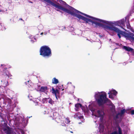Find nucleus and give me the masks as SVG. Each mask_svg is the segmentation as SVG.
Listing matches in <instances>:
<instances>
[{"label": "nucleus", "mask_w": 134, "mask_h": 134, "mask_svg": "<svg viewBox=\"0 0 134 134\" xmlns=\"http://www.w3.org/2000/svg\"><path fill=\"white\" fill-rule=\"evenodd\" d=\"M48 32L49 33V30H48V32H44V35H46L47 34Z\"/></svg>", "instance_id": "37"}, {"label": "nucleus", "mask_w": 134, "mask_h": 134, "mask_svg": "<svg viewBox=\"0 0 134 134\" xmlns=\"http://www.w3.org/2000/svg\"><path fill=\"white\" fill-rule=\"evenodd\" d=\"M92 112V115H94L96 117H103L104 115L103 109V108H100L99 107L92 108L90 109Z\"/></svg>", "instance_id": "6"}, {"label": "nucleus", "mask_w": 134, "mask_h": 134, "mask_svg": "<svg viewBox=\"0 0 134 134\" xmlns=\"http://www.w3.org/2000/svg\"><path fill=\"white\" fill-rule=\"evenodd\" d=\"M114 31L118 33V35L119 38L121 37V35H124L127 39L131 42L134 41V34L131 32L128 33L122 31L116 27H115Z\"/></svg>", "instance_id": "4"}, {"label": "nucleus", "mask_w": 134, "mask_h": 134, "mask_svg": "<svg viewBox=\"0 0 134 134\" xmlns=\"http://www.w3.org/2000/svg\"><path fill=\"white\" fill-rule=\"evenodd\" d=\"M45 112H46V113H45V114H46V113H48L47 112H46V111H45Z\"/></svg>", "instance_id": "48"}, {"label": "nucleus", "mask_w": 134, "mask_h": 134, "mask_svg": "<svg viewBox=\"0 0 134 134\" xmlns=\"http://www.w3.org/2000/svg\"><path fill=\"white\" fill-rule=\"evenodd\" d=\"M125 111V109H124L122 110H120V112L118 113V114H120V116H121L124 114Z\"/></svg>", "instance_id": "19"}, {"label": "nucleus", "mask_w": 134, "mask_h": 134, "mask_svg": "<svg viewBox=\"0 0 134 134\" xmlns=\"http://www.w3.org/2000/svg\"><path fill=\"white\" fill-rule=\"evenodd\" d=\"M7 68L4 66V69L2 71V72L3 73V75L5 76H7L8 78L12 76V75L7 70Z\"/></svg>", "instance_id": "12"}, {"label": "nucleus", "mask_w": 134, "mask_h": 134, "mask_svg": "<svg viewBox=\"0 0 134 134\" xmlns=\"http://www.w3.org/2000/svg\"><path fill=\"white\" fill-rule=\"evenodd\" d=\"M110 134H111V133H110Z\"/></svg>", "instance_id": "59"}, {"label": "nucleus", "mask_w": 134, "mask_h": 134, "mask_svg": "<svg viewBox=\"0 0 134 134\" xmlns=\"http://www.w3.org/2000/svg\"><path fill=\"white\" fill-rule=\"evenodd\" d=\"M43 32H42L41 33V35H43Z\"/></svg>", "instance_id": "46"}, {"label": "nucleus", "mask_w": 134, "mask_h": 134, "mask_svg": "<svg viewBox=\"0 0 134 134\" xmlns=\"http://www.w3.org/2000/svg\"><path fill=\"white\" fill-rule=\"evenodd\" d=\"M11 100L8 98H5L4 99L3 103L5 104L4 106H7V109L9 111H12L13 110V107L11 106Z\"/></svg>", "instance_id": "7"}, {"label": "nucleus", "mask_w": 134, "mask_h": 134, "mask_svg": "<svg viewBox=\"0 0 134 134\" xmlns=\"http://www.w3.org/2000/svg\"><path fill=\"white\" fill-rule=\"evenodd\" d=\"M1 82L2 85H3V86L4 87H5L6 86L8 85V81L5 79V80L3 79L1 81Z\"/></svg>", "instance_id": "17"}, {"label": "nucleus", "mask_w": 134, "mask_h": 134, "mask_svg": "<svg viewBox=\"0 0 134 134\" xmlns=\"http://www.w3.org/2000/svg\"><path fill=\"white\" fill-rule=\"evenodd\" d=\"M124 19H122L117 21H108V25L109 24H114L116 26H118L121 27L124 25Z\"/></svg>", "instance_id": "8"}, {"label": "nucleus", "mask_w": 134, "mask_h": 134, "mask_svg": "<svg viewBox=\"0 0 134 134\" xmlns=\"http://www.w3.org/2000/svg\"><path fill=\"white\" fill-rule=\"evenodd\" d=\"M19 20H22L23 21H24V20H23V19H22V18H20Z\"/></svg>", "instance_id": "44"}, {"label": "nucleus", "mask_w": 134, "mask_h": 134, "mask_svg": "<svg viewBox=\"0 0 134 134\" xmlns=\"http://www.w3.org/2000/svg\"><path fill=\"white\" fill-rule=\"evenodd\" d=\"M71 34L72 35H79V34H77V33H75V32H72V33H71Z\"/></svg>", "instance_id": "35"}, {"label": "nucleus", "mask_w": 134, "mask_h": 134, "mask_svg": "<svg viewBox=\"0 0 134 134\" xmlns=\"http://www.w3.org/2000/svg\"><path fill=\"white\" fill-rule=\"evenodd\" d=\"M122 48L123 49L128 52H133L134 51V50L132 48L128 46H124Z\"/></svg>", "instance_id": "13"}, {"label": "nucleus", "mask_w": 134, "mask_h": 134, "mask_svg": "<svg viewBox=\"0 0 134 134\" xmlns=\"http://www.w3.org/2000/svg\"><path fill=\"white\" fill-rule=\"evenodd\" d=\"M3 64H1V66H3Z\"/></svg>", "instance_id": "52"}, {"label": "nucleus", "mask_w": 134, "mask_h": 134, "mask_svg": "<svg viewBox=\"0 0 134 134\" xmlns=\"http://www.w3.org/2000/svg\"><path fill=\"white\" fill-rule=\"evenodd\" d=\"M116 49V48H115L114 49Z\"/></svg>", "instance_id": "57"}, {"label": "nucleus", "mask_w": 134, "mask_h": 134, "mask_svg": "<svg viewBox=\"0 0 134 134\" xmlns=\"http://www.w3.org/2000/svg\"><path fill=\"white\" fill-rule=\"evenodd\" d=\"M74 28L72 26H70L67 27V30L69 31L70 32H73L74 30Z\"/></svg>", "instance_id": "21"}, {"label": "nucleus", "mask_w": 134, "mask_h": 134, "mask_svg": "<svg viewBox=\"0 0 134 134\" xmlns=\"http://www.w3.org/2000/svg\"><path fill=\"white\" fill-rule=\"evenodd\" d=\"M30 2V3H32V2H31V1H30V2Z\"/></svg>", "instance_id": "49"}, {"label": "nucleus", "mask_w": 134, "mask_h": 134, "mask_svg": "<svg viewBox=\"0 0 134 134\" xmlns=\"http://www.w3.org/2000/svg\"><path fill=\"white\" fill-rule=\"evenodd\" d=\"M52 113L53 119L55 120L58 123L61 120V116L56 112H54L52 111Z\"/></svg>", "instance_id": "10"}, {"label": "nucleus", "mask_w": 134, "mask_h": 134, "mask_svg": "<svg viewBox=\"0 0 134 134\" xmlns=\"http://www.w3.org/2000/svg\"><path fill=\"white\" fill-rule=\"evenodd\" d=\"M61 125L62 126L66 127V125L64 123H62Z\"/></svg>", "instance_id": "34"}, {"label": "nucleus", "mask_w": 134, "mask_h": 134, "mask_svg": "<svg viewBox=\"0 0 134 134\" xmlns=\"http://www.w3.org/2000/svg\"><path fill=\"white\" fill-rule=\"evenodd\" d=\"M57 11H59V10H56Z\"/></svg>", "instance_id": "51"}, {"label": "nucleus", "mask_w": 134, "mask_h": 134, "mask_svg": "<svg viewBox=\"0 0 134 134\" xmlns=\"http://www.w3.org/2000/svg\"><path fill=\"white\" fill-rule=\"evenodd\" d=\"M86 40L90 41V42H91L92 43L93 42H94V41L93 40H88V39L87 38L86 39Z\"/></svg>", "instance_id": "36"}, {"label": "nucleus", "mask_w": 134, "mask_h": 134, "mask_svg": "<svg viewBox=\"0 0 134 134\" xmlns=\"http://www.w3.org/2000/svg\"><path fill=\"white\" fill-rule=\"evenodd\" d=\"M94 97L97 103L99 106H102L108 103L111 111H115V106L111 101L107 98V93L104 91L96 92Z\"/></svg>", "instance_id": "3"}, {"label": "nucleus", "mask_w": 134, "mask_h": 134, "mask_svg": "<svg viewBox=\"0 0 134 134\" xmlns=\"http://www.w3.org/2000/svg\"><path fill=\"white\" fill-rule=\"evenodd\" d=\"M60 29L62 30V31H64L66 29V27L65 26H63L60 27Z\"/></svg>", "instance_id": "28"}, {"label": "nucleus", "mask_w": 134, "mask_h": 134, "mask_svg": "<svg viewBox=\"0 0 134 134\" xmlns=\"http://www.w3.org/2000/svg\"><path fill=\"white\" fill-rule=\"evenodd\" d=\"M40 54L43 57L48 58L52 56V52L51 49L47 46H42L40 50Z\"/></svg>", "instance_id": "5"}, {"label": "nucleus", "mask_w": 134, "mask_h": 134, "mask_svg": "<svg viewBox=\"0 0 134 134\" xmlns=\"http://www.w3.org/2000/svg\"><path fill=\"white\" fill-rule=\"evenodd\" d=\"M65 122L67 124H68V123H69V122H70V121L69 120L68 118H67L65 119Z\"/></svg>", "instance_id": "30"}, {"label": "nucleus", "mask_w": 134, "mask_h": 134, "mask_svg": "<svg viewBox=\"0 0 134 134\" xmlns=\"http://www.w3.org/2000/svg\"><path fill=\"white\" fill-rule=\"evenodd\" d=\"M81 123V122H80L79 123V124H80Z\"/></svg>", "instance_id": "55"}, {"label": "nucleus", "mask_w": 134, "mask_h": 134, "mask_svg": "<svg viewBox=\"0 0 134 134\" xmlns=\"http://www.w3.org/2000/svg\"><path fill=\"white\" fill-rule=\"evenodd\" d=\"M103 129H104V126H103Z\"/></svg>", "instance_id": "56"}, {"label": "nucleus", "mask_w": 134, "mask_h": 134, "mask_svg": "<svg viewBox=\"0 0 134 134\" xmlns=\"http://www.w3.org/2000/svg\"><path fill=\"white\" fill-rule=\"evenodd\" d=\"M132 12L133 13L134 12V6L132 7Z\"/></svg>", "instance_id": "38"}, {"label": "nucleus", "mask_w": 134, "mask_h": 134, "mask_svg": "<svg viewBox=\"0 0 134 134\" xmlns=\"http://www.w3.org/2000/svg\"><path fill=\"white\" fill-rule=\"evenodd\" d=\"M24 133H22V134H24Z\"/></svg>", "instance_id": "54"}, {"label": "nucleus", "mask_w": 134, "mask_h": 134, "mask_svg": "<svg viewBox=\"0 0 134 134\" xmlns=\"http://www.w3.org/2000/svg\"><path fill=\"white\" fill-rule=\"evenodd\" d=\"M6 28L4 26L3 24L0 23V30H4Z\"/></svg>", "instance_id": "23"}, {"label": "nucleus", "mask_w": 134, "mask_h": 134, "mask_svg": "<svg viewBox=\"0 0 134 134\" xmlns=\"http://www.w3.org/2000/svg\"><path fill=\"white\" fill-rule=\"evenodd\" d=\"M71 84V83L70 82H68V84Z\"/></svg>", "instance_id": "42"}, {"label": "nucleus", "mask_w": 134, "mask_h": 134, "mask_svg": "<svg viewBox=\"0 0 134 134\" xmlns=\"http://www.w3.org/2000/svg\"><path fill=\"white\" fill-rule=\"evenodd\" d=\"M49 99V98H44L42 100V102L43 103H46L48 101L47 100Z\"/></svg>", "instance_id": "26"}, {"label": "nucleus", "mask_w": 134, "mask_h": 134, "mask_svg": "<svg viewBox=\"0 0 134 134\" xmlns=\"http://www.w3.org/2000/svg\"><path fill=\"white\" fill-rule=\"evenodd\" d=\"M125 21H127L126 24L127 28L129 29H130L131 27L129 22V16H128L125 17Z\"/></svg>", "instance_id": "15"}, {"label": "nucleus", "mask_w": 134, "mask_h": 134, "mask_svg": "<svg viewBox=\"0 0 134 134\" xmlns=\"http://www.w3.org/2000/svg\"><path fill=\"white\" fill-rule=\"evenodd\" d=\"M120 115V114H118V113L116 115H115V117L117 119L119 118V116Z\"/></svg>", "instance_id": "32"}, {"label": "nucleus", "mask_w": 134, "mask_h": 134, "mask_svg": "<svg viewBox=\"0 0 134 134\" xmlns=\"http://www.w3.org/2000/svg\"><path fill=\"white\" fill-rule=\"evenodd\" d=\"M75 108H79L80 107H81V108H82V105L81 104L79 103H78L75 104Z\"/></svg>", "instance_id": "24"}, {"label": "nucleus", "mask_w": 134, "mask_h": 134, "mask_svg": "<svg viewBox=\"0 0 134 134\" xmlns=\"http://www.w3.org/2000/svg\"><path fill=\"white\" fill-rule=\"evenodd\" d=\"M77 114H75V118H79V119H82L83 118V116H79L77 117Z\"/></svg>", "instance_id": "29"}, {"label": "nucleus", "mask_w": 134, "mask_h": 134, "mask_svg": "<svg viewBox=\"0 0 134 134\" xmlns=\"http://www.w3.org/2000/svg\"><path fill=\"white\" fill-rule=\"evenodd\" d=\"M80 14L89 18L88 19L80 15L77 16V18L79 19H81L85 22L86 23L89 24H92L94 27H96L98 26L104 28L105 30L114 31L115 26L113 25H109V26L105 25L101 23H98L96 21H98L104 24L108 25V21L105 20L98 18L81 12Z\"/></svg>", "instance_id": "1"}, {"label": "nucleus", "mask_w": 134, "mask_h": 134, "mask_svg": "<svg viewBox=\"0 0 134 134\" xmlns=\"http://www.w3.org/2000/svg\"><path fill=\"white\" fill-rule=\"evenodd\" d=\"M70 132H71V133H73L71 131H70Z\"/></svg>", "instance_id": "50"}, {"label": "nucleus", "mask_w": 134, "mask_h": 134, "mask_svg": "<svg viewBox=\"0 0 134 134\" xmlns=\"http://www.w3.org/2000/svg\"><path fill=\"white\" fill-rule=\"evenodd\" d=\"M78 31L80 32H81V31H80V30H78Z\"/></svg>", "instance_id": "47"}, {"label": "nucleus", "mask_w": 134, "mask_h": 134, "mask_svg": "<svg viewBox=\"0 0 134 134\" xmlns=\"http://www.w3.org/2000/svg\"><path fill=\"white\" fill-rule=\"evenodd\" d=\"M52 93L53 94H55L56 98L57 99L56 95L57 93L58 92V90H55L53 88H52Z\"/></svg>", "instance_id": "22"}, {"label": "nucleus", "mask_w": 134, "mask_h": 134, "mask_svg": "<svg viewBox=\"0 0 134 134\" xmlns=\"http://www.w3.org/2000/svg\"><path fill=\"white\" fill-rule=\"evenodd\" d=\"M72 86L74 88V90H75V87L74 86L72 85Z\"/></svg>", "instance_id": "41"}, {"label": "nucleus", "mask_w": 134, "mask_h": 134, "mask_svg": "<svg viewBox=\"0 0 134 134\" xmlns=\"http://www.w3.org/2000/svg\"><path fill=\"white\" fill-rule=\"evenodd\" d=\"M115 43V44L117 45V46H119V43Z\"/></svg>", "instance_id": "39"}, {"label": "nucleus", "mask_w": 134, "mask_h": 134, "mask_svg": "<svg viewBox=\"0 0 134 134\" xmlns=\"http://www.w3.org/2000/svg\"><path fill=\"white\" fill-rule=\"evenodd\" d=\"M4 10L3 9V7L0 5V12L3 13Z\"/></svg>", "instance_id": "31"}, {"label": "nucleus", "mask_w": 134, "mask_h": 134, "mask_svg": "<svg viewBox=\"0 0 134 134\" xmlns=\"http://www.w3.org/2000/svg\"><path fill=\"white\" fill-rule=\"evenodd\" d=\"M67 130H69V131H70L69 130V129L68 128H67Z\"/></svg>", "instance_id": "45"}, {"label": "nucleus", "mask_w": 134, "mask_h": 134, "mask_svg": "<svg viewBox=\"0 0 134 134\" xmlns=\"http://www.w3.org/2000/svg\"><path fill=\"white\" fill-rule=\"evenodd\" d=\"M131 113L132 115H134V110H132L131 111Z\"/></svg>", "instance_id": "33"}, {"label": "nucleus", "mask_w": 134, "mask_h": 134, "mask_svg": "<svg viewBox=\"0 0 134 134\" xmlns=\"http://www.w3.org/2000/svg\"><path fill=\"white\" fill-rule=\"evenodd\" d=\"M90 105H89V106H90Z\"/></svg>", "instance_id": "58"}, {"label": "nucleus", "mask_w": 134, "mask_h": 134, "mask_svg": "<svg viewBox=\"0 0 134 134\" xmlns=\"http://www.w3.org/2000/svg\"><path fill=\"white\" fill-rule=\"evenodd\" d=\"M4 124L5 126H6V127L4 128L3 129L5 134H16L13 129L8 126L6 123H4Z\"/></svg>", "instance_id": "9"}, {"label": "nucleus", "mask_w": 134, "mask_h": 134, "mask_svg": "<svg viewBox=\"0 0 134 134\" xmlns=\"http://www.w3.org/2000/svg\"><path fill=\"white\" fill-rule=\"evenodd\" d=\"M48 103L50 104L53 105L54 103V101H53L52 100L51 98H49Z\"/></svg>", "instance_id": "25"}, {"label": "nucleus", "mask_w": 134, "mask_h": 134, "mask_svg": "<svg viewBox=\"0 0 134 134\" xmlns=\"http://www.w3.org/2000/svg\"><path fill=\"white\" fill-rule=\"evenodd\" d=\"M37 27L39 30H40L43 29V26L42 25H40Z\"/></svg>", "instance_id": "27"}, {"label": "nucleus", "mask_w": 134, "mask_h": 134, "mask_svg": "<svg viewBox=\"0 0 134 134\" xmlns=\"http://www.w3.org/2000/svg\"><path fill=\"white\" fill-rule=\"evenodd\" d=\"M38 105V104H36L35 105Z\"/></svg>", "instance_id": "53"}, {"label": "nucleus", "mask_w": 134, "mask_h": 134, "mask_svg": "<svg viewBox=\"0 0 134 134\" xmlns=\"http://www.w3.org/2000/svg\"><path fill=\"white\" fill-rule=\"evenodd\" d=\"M59 83L58 80L55 78L54 77L52 79V83L54 84H57Z\"/></svg>", "instance_id": "18"}, {"label": "nucleus", "mask_w": 134, "mask_h": 134, "mask_svg": "<svg viewBox=\"0 0 134 134\" xmlns=\"http://www.w3.org/2000/svg\"><path fill=\"white\" fill-rule=\"evenodd\" d=\"M108 94H109V98L113 99L114 98L113 95L116 96L117 94V92L115 90H113L111 91H109Z\"/></svg>", "instance_id": "11"}, {"label": "nucleus", "mask_w": 134, "mask_h": 134, "mask_svg": "<svg viewBox=\"0 0 134 134\" xmlns=\"http://www.w3.org/2000/svg\"><path fill=\"white\" fill-rule=\"evenodd\" d=\"M118 132L116 131H115L111 133V134H122L121 128L120 127L118 126Z\"/></svg>", "instance_id": "16"}, {"label": "nucleus", "mask_w": 134, "mask_h": 134, "mask_svg": "<svg viewBox=\"0 0 134 134\" xmlns=\"http://www.w3.org/2000/svg\"><path fill=\"white\" fill-rule=\"evenodd\" d=\"M47 90L46 87L42 86L41 87L40 91L42 92H45Z\"/></svg>", "instance_id": "20"}, {"label": "nucleus", "mask_w": 134, "mask_h": 134, "mask_svg": "<svg viewBox=\"0 0 134 134\" xmlns=\"http://www.w3.org/2000/svg\"><path fill=\"white\" fill-rule=\"evenodd\" d=\"M44 1L49 3L55 7L57 8L60 10H63V11L66 12L71 15L74 16L76 17L77 18V16L79 14L78 13H80L81 12L75 9L69 5L64 1L62 0H57V1L59 2L62 4L65 5L66 6V7L69 9L63 7L62 6L59 5V4L57 3L58 4H56L50 0H44Z\"/></svg>", "instance_id": "2"}, {"label": "nucleus", "mask_w": 134, "mask_h": 134, "mask_svg": "<svg viewBox=\"0 0 134 134\" xmlns=\"http://www.w3.org/2000/svg\"><path fill=\"white\" fill-rule=\"evenodd\" d=\"M75 110L76 111H78V108H75Z\"/></svg>", "instance_id": "40"}, {"label": "nucleus", "mask_w": 134, "mask_h": 134, "mask_svg": "<svg viewBox=\"0 0 134 134\" xmlns=\"http://www.w3.org/2000/svg\"><path fill=\"white\" fill-rule=\"evenodd\" d=\"M29 38L30 39V41L32 43H33L37 41L35 36H33L30 35L29 36Z\"/></svg>", "instance_id": "14"}, {"label": "nucleus", "mask_w": 134, "mask_h": 134, "mask_svg": "<svg viewBox=\"0 0 134 134\" xmlns=\"http://www.w3.org/2000/svg\"><path fill=\"white\" fill-rule=\"evenodd\" d=\"M29 82V81H27V82H25L26 84V85H27V83H28V82Z\"/></svg>", "instance_id": "43"}, {"label": "nucleus", "mask_w": 134, "mask_h": 134, "mask_svg": "<svg viewBox=\"0 0 134 134\" xmlns=\"http://www.w3.org/2000/svg\"><path fill=\"white\" fill-rule=\"evenodd\" d=\"M43 0L44 1V0Z\"/></svg>", "instance_id": "60"}]
</instances>
